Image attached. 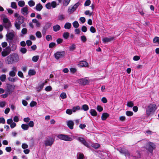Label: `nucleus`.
<instances>
[{"label":"nucleus","mask_w":159,"mask_h":159,"mask_svg":"<svg viewBox=\"0 0 159 159\" xmlns=\"http://www.w3.org/2000/svg\"><path fill=\"white\" fill-rule=\"evenodd\" d=\"M18 76H19L21 78H24L23 73L21 71H18Z\"/></svg>","instance_id":"obj_61"},{"label":"nucleus","mask_w":159,"mask_h":159,"mask_svg":"<svg viewBox=\"0 0 159 159\" xmlns=\"http://www.w3.org/2000/svg\"><path fill=\"white\" fill-rule=\"evenodd\" d=\"M39 58V57L38 56H34L32 58V60L34 62H37Z\"/></svg>","instance_id":"obj_45"},{"label":"nucleus","mask_w":159,"mask_h":159,"mask_svg":"<svg viewBox=\"0 0 159 159\" xmlns=\"http://www.w3.org/2000/svg\"><path fill=\"white\" fill-rule=\"evenodd\" d=\"M21 128L25 130H27L29 128L28 125L26 124H22L21 125Z\"/></svg>","instance_id":"obj_28"},{"label":"nucleus","mask_w":159,"mask_h":159,"mask_svg":"<svg viewBox=\"0 0 159 159\" xmlns=\"http://www.w3.org/2000/svg\"><path fill=\"white\" fill-rule=\"evenodd\" d=\"M7 90L8 92H12L14 89L15 86L14 85H11L9 84H7Z\"/></svg>","instance_id":"obj_15"},{"label":"nucleus","mask_w":159,"mask_h":159,"mask_svg":"<svg viewBox=\"0 0 159 159\" xmlns=\"http://www.w3.org/2000/svg\"><path fill=\"white\" fill-rule=\"evenodd\" d=\"M76 48V46L75 44H72L69 47L70 51H73Z\"/></svg>","instance_id":"obj_30"},{"label":"nucleus","mask_w":159,"mask_h":159,"mask_svg":"<svg viewBox=\"0 0 159 159\" xmlns=\"http://www.w3.org/2000/svg\"><path fill=\"white\" fill-rule=\"evenodd\" d=\"M51 24L50 23L47 22L43 27V28L47 30L51 26Z\"/></svg>","instance_id":"obj_31"},{"label":"nucleus","mask_w":159,"mask_h":159,"mask_svg":"<svg viewBox=\"0 0 159 159\" xmlns=\"http://www.w3.org/2000/svg\"><path fill=\"white\" fill-rule=\"evenodd\" d=\"M8 80L10 81H11L12 82H14L16 81L17 79L16 77L13 78L9 77L8 78Z\"/></svg>","instance_id":"obj_39"},{"label":"nucleus","mask_w":159,"mask_h":159,"mask_svg":"<svg viewBox=\"0 0 159 159\" xmlns=\"http://www.w3.org/2000/svg\"><path fill=\"white\" fill-rule=\"evenodd\" d=\"M155 148V145L153 143L151 142L148 143L146 145V149L151 153L152 152L153 150Z\"/></svg>","instance_id":"obj_7"},{"label":"nucleus","mask_w":159,"mask_h":159,"mask_svg":"<svg viewBox=\"0 0 159 159\" xmlns=\"http://www.w3.org/2000/svg\"><path fill=\"white\" fill-rule=\"evenodd\" d=\"M20 11L21 13L23 15L26 16L29 13L28 8L27 6L22 8L21 9Z\"/></svg>","instance_id":"obj_14"},{"label":"nucleus","mask_w":159,"mask_h":159,"mask_svg":"<svg viewBox=\"0 0 159 159\" xmlns=\"http://www.w3.org/2000/svg\"><path fill=\"white\" fill-rule=\"evenodd\" d=\"M80 39L81 41L85 43L87 41V38L85 35H82L80 37Z\"/></svg>","instance_id":"obj_42"},{"label":"nucleus","mask_w":159,"mask_h":159,"mask_svg":"<svg viewBox=\"0 0 159 159\" xmlns=\"http://www.w3.org/2000/svg\"><path fill=\"white\" fill-rule=\"evenodd\" d=\"M80 107L79 106H78L75 107H74L72 108V111L73 112H75L77 110H79L80 109Z\"/></svg>","instance_id":"obj_40"},{"label":"nucleus","mask_w":159,"mask_h":159,"mask_svg":"<svg viewBox=\"0 0 159 159\" xmlns=\"http://www.w3.org/2000/svg\"><path fill=\"white\" fill-rule=\"evenodd\" d=\"M37 103L36 102L32 101L31 102L30 104V106L31 107H33L36 105Z\"/></svg>","instance_id":"obj_52"},{"label":"nucleus","mask_w":159,"mask_h":159,"mask_svg":"<svg viewBox=\"0 0 159 159\" xmlns=\"http://www.w3.org/2000/svg\"><path fill=\"white\" fill-rule=\"evenodd\" d=\"M65 19L64 16V15L62 14H59L57 17V20H63Z\"/></svg>","instance_id":"obj_38"},{"label":"nucleus","mask_w":159,"mask_h":159,"mask_svg":"<svg viewBox=\"0 0 159 159\" xmlns=\"http://www.w3.org/2000/svg\"><path fill=\"white\" fill-rule=\"evenodd\" d=\"M87 28L85 26L83 25L82 26L81 28V30L82 32H85L87 31Z\"/></svg>","instance_id":"obj_58"},{"label":"nucleus","mask_w":159,"mask_h":159,"mask_svg":"<svg viewBox=\"0 0 159 159\" xmlns=\"http://www.w3.org/2000/svg\"><path fill=\"white\" fill-rule=\"evenodd\" d=\"M66 95L65 93H62L60 94V97L62 99H65L66 98Z\"/></svg>","instance_id":"obj_51"},{"label":"nucleus","mask_w":159,"mask_h":159,"mask_svg":"<svg viewBox=\"0 0 159 159\" xmlns=\"http://www.w3.org/2000/svg\"><path fill=\"white\" fill-rule=\"evenodd\" d=\"M134 103L132 101H130L127 102V105L128 107H131L134 106Z\"/></svg>","instance_id":"obj_43"},{"label":"nucleus","mask_w":159,"mask_h":159,"mask_svg":"<svg viewBox=\"0 0 159 159\" xmlns=\"http://www.w3.org/2000/svg\"><path fill=\"white\" fill-rule=\"evenodd\" d=\"M27 125H28L29 127H32L34 126V122L33 121H30Z\"/></svg>","instance_id":"obj_60"},{"label":"nucleus","mask_w":159,"mask_h":159,"mask_svg":"<svg viewBox=\"0 0 159 159\" xmlns=\"http://www.w3.org/2000/svg\"><path fill=\"white\" fill-rule=\"evenodd\" d=\"M28 3L30 7H32L34 6L35 5V2L33 1V0H31L29 1L28 2Z\"/></svg>","instance_id":"obj_36"},{"label":"nucleus","mask_w":159,"mask_h":159,"mask_svg":"<svg viewBox=\"0 0 159 159\" xmlns=\"http://www.w3.org/2000/svg\"><path fill=\"white\" fill-rule=\"evenodd\" d=\"M76 139L85 146L87 147H89V143L83 138L78 137L76 138Z\"/></svg>","instance_id":"obj_12"},{"label":"nucleus","mask_w":159,"mask_h":159,"mask_svg":"<svg viewBox=\"0 0 159 159\" xmlns=\"http://www.w3.org/2000/svg\"><path fill=\"white\" fill-rule=\"evenodd\" d=\"M44 85V83H40L38 86L36 87V89L38 92L40 91L43 89Z\"/></svg>","instance_id":"obj_20"},{"label":"nucleus","mask_w":159,"mask_h":159,"mask_svg":"<svg viewBox=\"0 0 159 159\" xmlns=\"http://www.w3.org/2000/svg\"><path fill=\"white\" fill-rule=\"evenodd\" d=\"M2 56L3 57H5L7 56L9 54L7 53L4 50H3L2 52Z\"/></svg>","instance_id":"obj_59"},{"label":"nucleus","mask_w":159,"mask_h":159,"mask_svg":"<svg viewBox=\"0 0 159 159\" xmlns=\"http://www.w3.org/2000/svg\"><path fill=\"white\" fill-rule=\"evenodd\" d=\"M73 27L76 28H77L79 26V24L77 21H75L72 23Z\"/></svg>","instance_id":"obj_34"},{"label":"nucleus","mask_w":159,"mask_h":159,"mask_svg":"<svg viewBox=\"0 0 159 159\" xmlns=\"http://www.w3.org/2000/svg\"><path fill=\"white\" fill-rule=\"evenodd\" d=\"M51 7L53 8H54L57 6V3L55 1H53L51 3Z\"/></svg>","instance_id":"obj_49"},{"label":"nucleus","mask_w":159,"mask_h":159,"mask_svg":"<svg viewBox=\"0 0 159 159\" xmlns=\"http://www.w3.org/2000/svg\"><path fill=\"white\" fill-rule=\"evenodd\" d=\"M17 71L16 67H13L12 68V70L10 71L9 72V75L10 76L14 77L16 75V72Z\"/></svg>","instance_id":"obj_17"},{"label":"nucleus","mask_w":159,"mask_h":159,"mask_svg":"<svg viewBox=\"0 0 159 159\" xmlns=\"http://www.w3.org/2000/svg\"><path fill=\"white\" fill-rule=\"evenodd\" d=\"M55 139L54 138L50 136H48L46 137L45 140L44 141V144L45 146L51 147Z\"/></svg>","instance_id":"obj_4"},{"label":"nucleus","mask_w":159,"mask_h":159,"mask_svg":"<svg viewBox=\"0 0 159 159\" xmlns=\"http://www.w3.org/2000/svg\"><path fill=\"white\" fill-rule=\"evenodd\" d=\"M118 150L121 153L125 155L126 157H129L130 154L127 150L125 148H120Z\"/></svg>","instance_id":"obj_11"},{"label":"nucleus","mask_w":159,"mask_h":159,"mask_svg":"<svg viewBox=\"0 0 159 159\" xmlns=\"http://www.w3.org/2000/svg\"><path fill=\"white\" fill-rule=\"evenodd\" d=\"M11 7L13 8L16 9L17 7L16 3L15 2H12L11 3Z\"/></svg>","instance_id":"obj_44"},{"label":"nucleus","mask_w":159,"mask_h":159,"mask_svg":"<svg viewBox=\"0 0 159 159\" xmlns=\"http://www.w3.org/2000/svg\"><path fill=\"white\" fill-rule=\"evenodd\" d=\"M91 3V1L90 0H87L84 4L85 6H88L90 5Z\"/></svg>","instance_id":"obj_63"},{"label":"nucleus","mask_w":159,"mask_h":159,"mask_svg":"<svg viewBox=\"0 0 159 159\" xmlns=\"http://www.w3.org/2000/svg\"><path fill=\"white\" fill-rule=\"evenodd\" d=\"M6 78V75L3 74L2 75L0 76V80L2 82H4L5 81Z\"/></svg>","instance_id":"obj_35"},{"label":"nucleus","mask_w":159,"mask_h":159,"mask_svg":"<svg viewBox=\"0 0 159 159\" xmlns=\"http://www.w3.org/2000/svg\"><path fill=\"white\" fill-rule=\"evenodd\" d=\"M66 114L69 115H71L72 113V110L67 109L66 111Z\"/></svg>","instance_id":"obj_62"},{"label":"nucleus","mask_w":159,"mask_h":159,"mask_svg":"<svg viewBox=\"0 0 159 159\" xmlns=\"http://www.w3.org/2000/svg\"><path fill=\"white\" fill-rule=\"evenodd\" d=\"M6 104V102L5 101H2L0 102V107H4Z\"/></svg>","instance_id":"obj_48"},{"label":"nucleus","mask_w":159,"mask_h":159,"mask_svg":"<svg viewBox=\"0 0 159 159\" xmlns=\"http://www.w3.org/2000/svg\"><path fill=\"white\" fill-rule=\"evenodd\" d=\"M133 114V112L130 111H127L126 112V115L128 116H132Z\"/></svg>","instance_id":"obj_55"},{"label":"nucleus","mask_w":159,"mask_h":159,"mask_svg":"<svg viewBox=\"0 0 159 159\" xmlns=\"http://www.w3.org/2000/svg\"><path fill=\"white\" fill-rule=\"evenodd\" d=\"M154 43H158L159 44V37H156L153 39Z\"/></svg>","instance_id":"obj_46"},{"label":"nucleus","mask_w":159,"mask_h":159,"mask_svg":"<svg viewBox=\"0 0 159 159\" xmlns=\"http://www.w3.org/2000/svg\"><path fill=\"white\" fill-rule=\"evenodd\" d=\"M18 6L20 7H24L25 5V2L23 1H20L18 2Z\"/></svg>","instance_id":"obj_32"},{"label":"nucleus","mask_w":159,"mask_h":159,"mask_svg":"<svg viewBox=\"0 0 159 159\" xmlns=\"http://www.w3.org/2000/svg\"><path fill=\"white\" fill-rule=\"evenodd\" d=\"M43 6L40 3L37 4L35 7V9L38 11H40L43 8Z\"/></svg>","instance_id":"obj_21"},{"label":"nucleus","mask_w":159,"mask_h":159,"mask_svg":"<svg viewBox=\"0 0 159 159\" xmlns=\"http://www.w3.org/2000/svg\"><path fill=\"white\" fill-rule=\"evenodd\" d=\"M6 36L7 40L10 41L12 40L15 37V32L12 30L10 32H7Z\"/></svg>","instance_id":"obj_8"},{"label":"nucleus","mask_w":159,"mask_h":159,"mask_svg":"<svg viewBox=\"0 0 159 159\" xmlns=\"http://www.w3.org/2000/svg\"><path fill=\"white\" fill-rule=\"evenodd\" d=\"M20 52L23 54H25L27 52V49L25 48H22L20 50Z\"/></svg>","instance_id":"obj_47"},{"label":"nucleus","mask_w":159,"mask_h":159,"mask_svg":"<svg viewBox=\"0 0 159 159\" xmlns=\"http://www.w3.org/2000/svg\"><path fill=\"white\" fill-rule=\"evenodd\" d=\"M57 138L59 139L63 140L70 141L72 140L71 138L70 137L69 135L62 134H59L57 135Z\"/></svg>","instance_id":"obj_5"},{"label":"nucleus","mask_w":159,"mask_h":159,"mask_svg":"<svg viewBox=\"0 0 159 159\" xmlns=\"http://www.w3.org/2000/svg\"><path fill=\"white\" fill-rule=\"evenodd\" d=\"M53 31L55 32H57L59 31L61 29L60 26L58 25H54L53 27Z\"/></svg>","instance_id":"obj_24"},{"label":"nucleus","mask_w":159,"mask_h":159,"mask_svg":"<svg viewBox=\"0 0 159 159\" xmlns=\"http://www.w3.org/2000/svg\"><path fill=\"white\" fill-rule=\"evenodd\" d=\"M90 114L93 116H96L97 115V113L94 109H91L90 111Z\"/></svg>","instance_id":"obj_26"},{"label":"nucleus","mask_w":159,"mask_h":159,"mask_svg":"<svg viewBox=\"0 0 159 159\" xmlns=\"http://www.w3.org/2000/svg\"><path fill=\"white\" fill-rule=\"evenodd\" d=\"M36 72L34 70L30 69L29 70L28 72V75H33L35 74Z\"/></svg>","instance_id":"obj_29"},{"label":"nucleus","mask_w":159,"mask_h":159,"mask_svg":"<svg viewBox=\"0 0 159 159\" xmlns=\"http://www.w3.org/2000/svg\"><path fill=\"white\" fill-rule=\"evenodd\" d=\"M25 18L22 16H19L16 20L14 23L16 29L19 30L20 29V25L24 22Z\"/></svg>","instance_id":"obj_3"},{"label":"nucleus","mask_w":159,"mask_h":159,"mask_svg":"<svg viewBox=\"0 0 159 159\" xmlns=\"http://www.w3.org/2000/svg\"><path fill=\"white\" fill-rule=\"evenodd\" d=\"M3 22V25L4 27L8 29L11 26V23L9 19L6 17H3L2 18Z\"/></svg>","instance_id":"obj_6"},{"label":"nucleus","mask_w":159,"mask_h":159,"mask_svg":"<svg viewBox=\"0 0 159 159\" xmlns=\"http://www.w3.org/2000/svg\"><path fill=\"white\" fill-rule=\"evenodd\" d=\"M71 26V25L70 23L69 22H66L65 23L64 26V28L65 29H70Z\"/></svg>","instance_id":"obj_25"},{"label":"nucleus","mask_w":159,"mask_h":159,"mask_svg":"<svg viewBox=\"0 0 159 159\" xmlns=\"http://www.w3.org/2000/svg\"><path fill=\"white\" fill-rule=\"evenodd\" d=\"M67 125L71 129H73V126L74 124V122L72 120H67L66 122Z\"/></svg>","instance_id":"obj_16"},{"label":"nucleus","mask_w":159,"mask_h":159,"mask_svg":"<svg viewBox=\"0 0 159 159\" xmlns=\"http://www.w3.org/2000/svg\"><path fill=\"white\" fill-rule=\"evenodd\" d=\"M78 65L80 67H88L89 65L87 62L84 61H80L78 63Z\"/></svg>","instance_id":"obj_18"},{"label":"nucleus","mask_w":159,"mask_h":159,"mask_svg":"<svg viewBox=\"0 0 159 159\" xmlns=\"http://www.w3.org/2000/svg\"><path fill=\"white\" fill-rule=\"evenodd\" d=\"M33 23L36 24V26L37 27H39L41 23L36 19H34L32 20Z\"/></svg>","instance_id":"obj_23"},{"label":"nucleus","mask_w":159,"mask_h":159,"mask_svg":"<svg viewBox=\"0 0 159 159\" xmlns=\"http://www.w3.org/2000/svg\"><path fill=\"white\" fill-rule=\"evenodd\" d=\"M156 109V105L151 104L147 107L146 110V114L148 116L153 115Z\"/></svg>","instance_id":"obj_2"},{"label":"nucleus","mask_w":159,"mask_h":159,"mask_svg":"<svg viewBox=\"0 0 159 159\" xmlns=\"http://www.w3.org/2000/svg\"><path fill=\"white\" fill-rule=\"evenodd\" d=\"M46 7L48 9H50L51 8V4L50 3L48 2L45 5Z\"/></svg>","instance_id":"obj_57"},{"label":"nucleus","mask_w":159,"mask_h":159,"mask_svg":"<svg viewBox=\"0 0 159 159\" xmlns=\"http://www.w3.org/2000/svg\"><path fill=\"white\" fill-rule=\"evenodd\" d=\"M70 0H64L63 4L65 6H67L69 3Z\"/></svg>","instance_id":"obj_50"},{"label":"nucleus","mask_w":159,"mask_h":159,"mask_svg":"<svg viewBox=\"0 0 159 159\" xmlns=\"http://www.w3.org/2000/svg\"><path fill=\"white\" fill-rule=\"evenodd\" d=\"M77 159H84V156L83 153H78L77 155Z\"/></svg>","instance_id":"obj_27"},{"label":"nucleus","mask_w":159,"mask_h":159,"mask_svg":"<svg viewBox=\"0 0 159 159\" xmlns=\"http://www.w3.org/2000/svg\"><path fill=\"white\" fill-rule=\"evenodd\" d=\"M69 36V33L68 32H64L63 35V37L65 39H67Z\"/></svg>","instance_id":"obj_33"},{"label":"nucleus","mask_w":159,"mask_h":159,"mask_svg":"<svg viewBox=\"0 0 159 159\" xmlns=\"http://www.w3.org/2000/svg\"><path fill=\"white\" fill-rule=\"evenodd\" d=\"M19 60V57L18 54L14 53L7 57V62L8 64H12L14 62L17 61Z\"/></svg>","instance_id":"obj_1"},{"label":"nucleus","mask_w":159,"mask_h":159,"mask_svg":"<svg viewBox=\"0 0 159 159\" xmlns=\"http://www.w3.org/2000/svg\"><path fill=\"white\" fill-rule=\"evenodd\" d=\"M82 108L84 111H86L89 110V107L87 105L84 104L82 106Z\"/></svg>","instance_id":"obj_37"},{"label":"nucleus","mask_w":159,"mask_h":159,"mask_svg":"<svg viewBox=\"0 0 159 159\" xmlns=\"http://www.w3.org/2000/svg\"><path fill=\"white\" fill-rule=\"evenodd\" d=\"M21 32L23 34H26L27 32V30L26 28H23L21 30Z\"/></svg>","instance_id":"obj_53"},{"label":"nucleus","mask_w":159,"mask_h":159,"mask_svg":"<svg viewBox=\"0 0 159 159\" xmlns=\"http://www.w3.org/2000/svg\"><path fill=\"white\" fill-rule=\"evenodd\" d=\"M4 50L5 51H6L7 53L8 54H9L11 52V49L10 47L8 46L6 47V48Z\"/></svg>","instance_id":"obj_41"},{"label":"nucleus","mask_w":159,"mask_h":159,"mask_svg":"<svg viewBox=\"0 0 159 159\" xmlns=\"http://www.w3.org/2000/svg\"><path fill=\"white\" fill-rule=\"evenodd\" d=\"M78 83L81 85H85L88 83V80L86 78H82L79 79Z\"/></svg>","instance_id":"obj_13"},{"label":"nucleus","mask_w":159,"mask_h":159,"mask_svg":"<svg viewBox=\"0 0 159 159\" xmlns=\"http://www.w3.org/2000/svg\"><path fill=\"white\" fill-rule=\"evenodd\" d=\"M36 35L38 38H41L42 37V34L40 32L38 31L36 32Z\"/></svg>","instance_id":"obj_54"},{"label":"nucleus","mask_w":159,"mask_h":159,"mask_svg":"<svg viewBox=\"0 0 159 159\" xmlns=\"http://www.w3.org/2000/svg\"><path fill=\"white\" fill-rule=\"evenodd\" d=\"M65 55L64 51H58L54 54L55 58L57 60H59L62 58Z\"/></svg>","instance_id":"obj_9"},{"label":"nucleus","mask_w":159,"mask_h":159,"mask_svg":"<svg viewBox=\"0 0 159 159\" xmlns=\"http://www.w3.org/2000/svg\"><path fill=\"white\" fill-rule=\"evenodd\" d=\"M114 39V37H111L110 38L105 37L102 39V41L104 43H107L113 40Z\"/></svg>","instance_id":"obj_19"},{"label":"nucleus","mask_w":159,"mask_h":159,"mask_svg":"<svg viewBox=\"0 0 159 159\" xmlns=\"http://www.w3.org/2000/svg\"><path fill=\"white\" fill-rule=\"evenodd\" d=\"M109 114L107 113H104L102 114L101 116V119L102 120H105L107 117L109 116Z\"/></svg>","instance_id":"obj_22"},{"label":"nucleus","mask_w":159,"mask_h":159,"mask_svg":"<svg viewBox=\"0 0 159 159\" xmlns=\"http://www.w3.org/2000/svg\"><path fill=\"white\" fill-rule=\"evenodd\" d=\"M28 145L25 143H23L22 144V148L24 149H27L28 148Z\"/></svg>","instance_id":"obj_56"},{"label":"nucleus","mask_w":159,"mask_h":159,"mask_svg":"<svg viewBox=\"0 0 159 159\" xmlns=\"http://www.w3.org/2000/svg\"><path fill=\"white\" fill-rule=\"evenodd\" d=\"M90 30L92 33H94L96 32V30L95 28L92 26L90 27Z\"/></svg>","instance_id":"obj_64"},{"label":"nucleus","mask_w":159,"mask_h":159,"mask_svg":"<svg viewBox=\"0 0 159 159\" xmlns=\"http://www.w3.org/2000/svg\"><path fill=\"white\" fill-rule=\"evenodd\" d=\"M80 3L79 2H77L75 3L72 7H69L67 10L68 13L69 14L72 13L73 12L76 10V9L78 7Z\"/></svg>","instance_id":"obj_10"}]
</instances>
